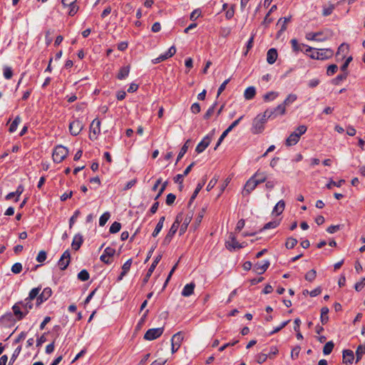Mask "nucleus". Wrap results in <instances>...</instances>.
Returning <instances> with one entry per match:
<instances>
[{"mask_svg":"<svg viewBox=\"0 0 365 365\" xmlns=\"http://www.w3.org/2000/svg\"><path fill=\"white\" fill-rule=\"evenodd\" d=\"M195 287V284L194 282H190V284H187L182 289L181 294L185 297H190V295H192L193 294Z\"/></svg>","mask_w":365,"mask_h":365,"instance_id":"393cba45","label":"nucleus"},{"mask_svg":"<svg viewBox=\"0 0 365 365\" xmlns=\"http://www.w3.org/2000/svg\"><path fill=\"white\" fill-rule=\"evenodd\" d=\"M205 181H206V180L205 179V180H203L202 183H198L197 184L195 191L193 192L192 196L190 197V199L189 202H188V207H190L191 204L193 202V201L195 200V199L197 196L199 192L201 190V189L204 186V185L205 183Z\"/></svg>","mask_w":365,"mask_h":365,"instance_id":"c85d7f7f","label":"nucleus"},{"mask_svg":"<svg viewBox=\"0 0 365 365\" xmlns=\"http://www.w3.org/2000/svg\"><path fill=\"white\" fill-rule=\"evenodd\" d=\"M191 218H192V216H188L185 219L184 222L181 225V227L180 230V235H182L185 232V230L187 229V227L188 224L190 223Z\"/></svg>","mask_w":365,"mask_h":365,"instance_id":"13d9d810","label":"nucleus"},{"mask_svg":"<svg viewBox=\"0 0 365 365\" xmlns=\"http://www.w3.org/2000/svg\"><path fill=\"white\" fill-rule=\"evenodd\" d=\"M175 199H176L175 195H174L173 193H169L166 197L165 202L168 205H171L173 204Z\"/></svg>","mask_w":365,"mask_h":365,"instance_id":"338daca9","label":"nucleus"},{"mask_svg":"<svg viewBox=\"0 0 365 365\" xmlns=\"http://www.w3.org/2000/svg\"><path fill=\"white\" fill-rule=\"evenodd\" d=\"M348 76V72H343V73L339 74L336 78L332 80V83L334 85H339L340 82L345 80Z\"/></svg>","mask_w":365,"mask_h":365,"instance_id":"ea45409f","label":"nucleus"},{"mask_svg":"<svg viewBox=\"0 0 365 365\" xmlns=\"http://www.w3.org/2000/svg\"><path fill=\"white\" fill-rule=\"evenodd\" d=\"M189 143H190V140H187L185 144L182 145V147L181 148L178 155V157H177V160H176V163L184 156V155L187 153V149H188V147H189Z\"/></svg>","mask_w":365,"mask_h":365,"instance_id":"c9c22d12","label":"nucleus"},{"mask_svg":"<svg viewBox=\"0 0 365 365\" xmlns=\"http://www.w3.org/2000/svg\"><path fill=\"white\" fill-rule=\"evenodd\" d=\"M279 96V93L276 91H270L263 96L264 101H272Z\"/></svg>","mask_w":365,"mask_h":365,"instance_id":"e433bc0d","label":"nucleus"},{"mask_svg":"<svg viewBox=\"0 0 365 365\" xmlns=\"http://www.w3.org/2000/svg\"><path fill=\"white\" fill-rule=\"evenodd\" d=\"M291 20V16L280 18L278 20L277 25H280L281 28L277 34V37L279 38L281 34L287 29V24Z\"/></svg>","mask_w":365,"mask_h":365,"instance_id":"6ab92c4d","label":"nucleus"},{"mask_svg":"<svg viewBox=\"0 0 365 365\" xmlns=\"http://www.w3.org/2000/svg\"><path fill=\"white\" fill-rule=\"evenodd\" d=\"M334 55L333 50L330 48L315 49L309 54V57L317 60H327L331 58Z\"/></svg>","mask_w":365,"mask_h":365,"instance_id":"f03ea898","label":"nucleus"},{"mask_svg":"<svg viewBox=\"0 0 365 365\" xmlns=\"http://www.w3.org/2000/svg\"><path fill=\"white\" fill-rule=\"evenodd\" d=\"M52 294V289L50 287H46L37 297L36 306H40L42 303L48 300Z\"/></svg>","mask_w":365,"mask_h":365,"instance_id":"f8f14e48","label":"nucleus"},{"mask_svg":"<svg viewBox=\"0 0 365 365\" xmlns=\"http://www.w3.org/2000/svg\"><path fill=\"white\" fill-rule=\"evenodd\" d=\"M345 183L344 180H340L338 182L334 181L332 179L330 180L329 183L326 185L327 189H331L332 186L341 187L343 184Z\"/></svg>","mask_w":365,"mask_h":365,"instance_id":"c03bdc74","label":"nucleus"},{"mask_svg":"<svg viewBox=\"0 0 365 365\" xmlns=\"http://www.w3.org/2000/svg\"><path fill=\"white\" fill-rule=\"evenodd\" d=\"M46 259V252L41 250L38 252L36 257V261L38 262H43Z\"/></svg>","mask_w":365,"mask_h":365,"instance_id":"69168bd1","label":"nucleus"},{"mask_svg":"<svg viewBox=\"0 0 365 365\" xmlns=\"http://www.w3.org/2000/svg\"><path fill=\"white\" fill-rule=\"evenodd\" d=\"M89 277V273L86 269H83L78 274V279L82 282L88 280Z\"/></svg>","mask_w":365,"mask_h":365,"instance_id":"a18cd8bd","label":"nucleus"},{"mask_svg":"<svg viewBox=\"0 0 365 365\" xmlns=\"http://www.w3.org/2000/svg\"><path fill=\"white\" fill-rule=\"evenodd\" d=\"M206 211V207H203L201 211L198 213L197 217L195 218L196 225H199L204 217L205 212Z\"/></svg>","mask_w":365,"mask_h":365,"instance_id":"052dcab7","label":"nucleus"},{"mask_svg":"<svg viewBox=\"0 0 365 365\" xmlns=\"http://www.w3.org/2000/svg\"><path fill=\"white\" fill-rule=\"evenodd\" d=\"M338 69V66L336 64H331L328 66L327 70V74L328 76L334 75Z\"/></svg>","mask_w":365,"mask_h":365,"instance_id":"680f3d73","label":"nucleus"},{"mask_svg":"<svg viewBox=\"0 0 365 365\" xmlns=\"http://www.w3.org/2000/svg\"><path fill=\"white\" fill-rule=\"evenodd\" d=\"M297 244V240L294 237H289L285 243V247L287 249H292Z\"/></svg>","mask_w":365,"mask_h":365,"instance_id":"8fccbe9b","label":"nucleus"},{"mask_svg":"<svg viewBox=\"0 0 365 365\" xmlns=\"http://www.w3.org/2000/svg\"><path fill=\"white\" fill-rule=\"evenodd\" d=\"M269 264V260L258 262L254 265V271L258 274H262L268 269Z\"/></svg>","mask_w":365,"mask_h":365,"instance_id":"f3484780","label":"nucleus"},{"mask_svg":"<svg viewBox=\"0 0 365 365\" xmlns=\"http://www.w3.org/2000/svg\"><path fill=\"white\" fill-rule=\"evenodd\" d=\"M129 73H130V66H123L120 69V71L117 75V78L119 80H123L128 76Z\"/></svg>","mask_w":365,"mask_h":365,"instance_id":"7c9ffc66","label":"nucleus"},{"mask_svg":"<svg viewBox=\"0 0 365 365\" xmlns=\"http://www.w3.org/2000/svg\"><path fill=\"white\" fill-rule=\"evenodd\" d=\"M110 217V214L109 212H104L101 217H100V219H99V225L103 227L104 226L106 222H108V220H109Z\"/></svg>","mask_w":365,"mask_h":365,"instance_id":"37998d69","label":"nucleus"},{"mask_svg":"<svg viewBox=\"0 0 365 365\" xmlns=\"http://www.w3.org/2000/svg\"><path fill=\"white\" fill-rule=\"evenodd\" d=\"M355 359L354 351L350 349L343 351V362L345 364H352Z\"/></svg>","mask_w":365,"mask_h":365,"instance_id":"412c9836","label":"nucleus"},{"mask_svg":"<svg viewBox=\"0 0 365 365\" xmlns=\"http://www.w3.org/2000/svg\"><path fill=\"white\" fill-rule=\"evenodd\" d=\"M334 344L332 341H328L325 344L323 348V353L325 355L329 354L333 349H334Z\"/></svg>","mask_w":365,"mask_h":365,"instance_id":"79ce46f5","label":"nucleus"},{"mask_svg":"<svg viewBox=\"0 0 365 365\" xmlns=\"http://www.w3.org/2000/svg\"><path fill=\"white\" fill-rule=\"evenodd\" d=\"M83 242V238L82 235L80 233L75 235L71 244L72 248L76 251L78 250L81 246L82 245Z\"/></svg>","mask_w":365,"mask_h":365,"instance_id":"aec40b11","label":"nucleus"},{"mask_svg":"<svg viewBox=\"0 0 365 365\" xmlns=\"http://www.w3.org/2000/svg\"><path fill=\"white\" fill-rule=\"evenodd\" d=\"M291 44H292L293 51H294L296 52L302 51L301 48V46H305L304 44H301V45L299 44L297 40L295 38L291 40Z\"/></svg>","mask_w":365,"mask_h":365,"instance_id":"603ef678","label":"nucleus"},{"mask_svg":"<svg viewBox=\"0 0 365 365\" xmlns=\"http://www.w3.org/2000/svg\"><path fill=\"white\" fill-rule=\"evenodd\" d=\"M307 130V128L306 125H301L298 126L294 132H297V134L300 138L303 134H304L306 133Z\"/></svg>","mask_w":365,"mask_h":365,"instance_id":"bf43d9fd","label":"nucleus"},{"mask_svg":"<svg viewBox=\"0 0 365 365\" xmlns=\"http://www.w3.org/2000/svg\"><path fill=\"white\" fill-rule=\"evenodd\" d=\"M21 351V346H18L15 349V350H14V353H13V354H12V356L11 357V359H10L9 365H11V364H13L15 361L16 359L17 358V356L20 354Z\"/></svg>","mask_w":365,"mask_h":365,"instance_id":"864d4df0","label":"nucleus"},{"mask_svg":"<svg viewBox=\"0 0 365 365\" xmlns=\"http://www.w3.org/2000/svg\"><path fill=\"white\" fill-rule=\"evenodd\" d=\"M69 131L70 133L73 135H78L83 128L82 122L78 119H75L69 123Z\"/></svg>","mask_w":365,"mask_h":365,"instance_id":"0eeeda50","label":"nucleus"},{"mask_svg":"<svg viewBox=\"0 0 365 365\" xmlns=\"http://www.w3.org/2000/svg\"><path fill=\"white\" fill-rule=\"evenodd\" d=\"M256 95V89L254 86L247 88L244 92V97L246 100H252Z\"/></svg>","mask_w":365,"mask_h":365,"instance_id":"c756f323","label":"nucleus"},{"mask_svg":"<svg viewBox=\"0 0 365 365\" xmlns=\"http://www.w3.org/2000/svg\"><path fill=\"white\" fill-rule=\"evenodd\" d=\"M4 76L6 79L9 80L13 76V71L11 67L5 66L3 68Z\"/></svg>","mask_w":365,"mask_h":365,"instance_id":"09e8293b","label":"nucleus"},{"mask_svg":"<svg viewBox=\"0 0 365 365\" xmlns=\"http://www.w3.org/2000/svg\"><path fill=\"white\" fill-rule=\"evenodd\" d=\"M181 220H180V216H177L175 220L173 223L171 227L170 228L168 232L167 233L169 236H171L173 237V236L175 235L180 224Z\"/></svg>","mask_w":365,"mask_h":365,"instance_id":"a878e982","label":"nucleus"},{"mask_svg":"<svg viewBox=\"0 0 365 365\" xmlns=\"http://www.w3.org/2000/svg\"><path fill=\"white\" fill-rule=\"evenodd\" d=\"M297 99V96L296 94L290 93L287 96L285 100L283 101V104L284 106H289L292 103H293Z\"/></svg>","mask_w":365,"mask_h":365,"instance_id":"4c0bfd02","label":"nucleus"},{"mask_svg":"<svg viewBox=\"0 0 365 365\" xmlns=\"http://www.w3.org/2000/svg\"><path fill=\"white\" fill-rule=\"evenodd\" d=\"M12 310L14 315L18 321L23 319L29 312V309H23V308H20L19 305L14 304L12 307Z\"/></svg>","mask_w":365,"mask_h":365,"instance_id":"2eb2a0df","label":"nucleus"},{"mask_svg":"<svg viewBox=\"0 0 365 365\" xmlns=\"http://www.w3.org/2000/svg\"><path fill=\"white\" fill-rule=\"evenodd\" d=\"M71 262V254L68 250H66L58 262V265L61 270H65Z\"/></svg>","mask_w":365,"mask_h":365,"instance_id":"9d476101","label":"nucleus"},{"mask_svg":"<svg viewBox=\"0 0 365 365\" xmlns=\"http://www.w3.org/2000/svg\"><path fill=\"white\" fill-rule=\"evenodd\" d=\"M265 112H269L270 118H274L278 115H284L286 113V107L283 103H281L272 109H267Z\"/></svg>","mask_w":365,"mask_h":365,"instance_id":"ddd939ff","label":"nucleus"},{"mask_svg":"<svg viewBox=\"0 0 365 365\" xmlns=\"http://www.w3.org/2000/svg\"><path fill=\"white\" fill-rule=\"evenodd\" d=\"M20 122H21V118L19 115H17L15 118V119L14 120V121L11 123V124L10 125L9 131L10 133L15 132L16 130L17 127H18L19 124L20 123Z\"/></svg>","mask_w":365,"mask_h":365,"instance_id":"58836bf2","label":"nucleus"},{"mask_svg":"<svg viewBox=\"0 0 365 365\" xmlns=\"http://www.w3.org/2000/svg\"><path fill=\"white\" fill-rule=\"evenodd\" d=\"M68 8L69 9L68 14L71 16H74L78 11V6L76 3L72 6H68Z\"/></svg>","mask_w":365,"mask_h":365,"instance_id":"e2e57ef3","label":"nucleus"},{"mask_svg":"<svg viewBox=\"0 0 365 365\" xmlns=\"http://www.w3.org/2000/svg\"><path fill=\"white\" fill-rule=\"evenodd\" d=\"M317 277V272L315 269H311L305 274V279L308 282H313Z\"/></svg>","mask_w":365,"mask_h":365,"instance_id":"de8ad7c7","label":"nucleus"},{"mask_svg":"<svg viewBox=\"0 0 365 365\" xmlns=\"http://www.w3.org/2000/svg\"><path fill=\"white\" fill-rule=\"evenodd\" d=\"M81 214V212L80 210H76L73 215L71 216V217L70 218L69 220V227L70 228H72L73 224L75 223V221L76 220V219L78 217V216L80 215Z\"/></svg>","mask_w":365,"mask_h":365,"instance_id":"6e6d98bb","label":"nucleus"},{"mask_svg":"<svg viewBox=\"0 0 365 365\" xmlns=\"http://www.w3.org/2000/svg\"><path fill=\"white\" fill-rule=\"evenodd\" d=\"M279 225V222L278 220H274V221L269 222L266 223L264 225V227L259 230V232H262L263 230H268V229L275 228Z\"/></svg>","mask_w":365,"mask_h":365,"instance_id":"a19ab883","label":"nucleus"},{"mask_svg":"<svg viewBox=\"0 0 365 365\" xmlns=\"http://www.w3.org/2000/svg\"><path fill=\"white\" fill-rule=\"evenodd\" d=\"M168 58L167 55L165 53H163V54L160 55L158 58L153 59L152 60V63L153 64H157V63H160V62H162L163 61H165Z\"/></svg>","mask_w":365,"mask_h":365,"instance_id":"0e129e2a","label":"nucleus"},{"mask_svg":"<svg viewBox=\"0 0 365 365\" xmlns=\"http://www.w3.org/2000/svg\"><path fill=\"white\" fill-rule=\"evenodd\" d=\"M278 54L277 49L272 48L268 50L267 53V61L269 64H273L277 61Z\"/></svg>","mask_w":365,"mask_h":365,"instance_id":"4be33fe9","label":"nucleus"},{"mask_svg":"<svg viewBox=\"0 0 365 365\" xmlns=\"http://www.w3.org/2000/svg\"><path fill=\"white\" fill-rule=\"evenodd\" d=\"M258 185L252 176L246 182L242 192L243 196L249 195Z\"/></svg>","mask_w":365,"mask_h":365,"instance_id":"1a4fd4ad","label":"nucleus"},{"mask_svg":"<svg viewBox=\"0 0 365 365\" xmlns=\"http://www.w3.org/2000/svg\"><path fill=\"white\" fill-rule=\"evenodd\" d=\"M68 149L63 145H57L52 155L53 160L56 163L62 162L68 155Z\"/></svg>","mask_w":365,"mask_h":365,"instance_id":"7ed1b4c3","label":"nucleus"},{"mask_svg":"<svg viewBox=\"0 0 365 365\" xmlns=\"http://www.w3.org/2000/svg\"><path fill=\"white\" fill-rule=\"evenodd\" d=\"M299 139L300 138L297 134V132H293L287 138L285 145L288 147L294 145L299 142Z\"/></svg>","mask_w":365,"mask_h":365,"instance_id":"5701e85b","label":"nucleus"},{"mask_svg":"<svg viewBox=\"0 0 365 365\" xmlns=\"http://www.w3.org/2000/svg\"><path fill=\"white\" fill-rule=\"evenodd\" d=\"M211 142V136L210 135H207L203 138V139L197 144L195 151L197 153H202L210 145Z\"/></svg>","mask_w":365,"mask_h":365,"instance_id":"dca6fc26","label":"nucleus"},{"mask_svg":"<svg viewBox=\"0 0 365 365\" xmlns=\"http://www.w3.org/2000/svg\"><path fill=\"white\" fill-rule=\"evenodd\" d=\"M365 354V344H360L358 346L356 350V361L355 363L357 364L360 359H361L362 356Z\"/></svg>","mask_w":365,"mask_h":365,"instance_id":"72a5a7b5","label":"nucleus"},{"mask_svg":"<svg viewBox=\"0 0 365 365\" xmlns=\"http://www.w3.org/2000/svg\"><path fill=\"white\" fill-rule=\"evenodd\" d=\"M132 264V259H128L122 266V272L118 277V281L123 279V277L129 272Z\"/></svg>","mask_w":365,"mask_h":365,"instance_id":"b1692460","label":"nucleus"},{"mask_svg":"<svg viewBox=\"0 0 365 365\" xmlns=\"http://www.w3.org/2000/svg\"><path fill=\"white\" fill-rule=\"evenodd\" d=\"M161 259H162V255L161 254L158 255L155 258V259L153 260L152 264L149 267L147 274H145V276L144 277V278L143 279V285L145 284L148 282L150 276L152 275L153 271L155 270L156 266L158 265V264L159 263V262L160 261Z\"/></svg>","mask_w":365,"mask_h":365,"instance_id":"9b49d317","label":"nucleus"},{"mask_svg":"<svg viewBox=\"0 0 365 365\" xmlns=\"http://www.w3.org/2000/svg\"><path fill=\"white\" fill-rule=\"evenodd\" d=\"M101 133V120L95 118L91 123L89 138L91 140L97 139L98 135Z\"/></svg>","mask_w":365,"mask_h":365,"instance_id":"20e7f679","label":"nucleus"},{"mask_svg":"<svg viewBox=\"0 0 365 365\" xmlns=\"http://www.w3.org/2000/svg\"><path fill=\"white\" fill-rule=\"evenodd\" d=\"M268 118H270L269 112H264L263 113L258 114L252 121V133L253 134H259L263 132L264 129V124Z\"/></svg>","mask_w":365,"mask_h":365,"instance_id":"f257e3e1","label":"nucleus"},{"mask_svg":"<svg viewBox=\"0 0 365 365\" xmlns=\"http://www.w3.org/2000/svg\"><path fill=\"white\" fill-rule=\"evenodd\" d=\"M121 224L118 222H114L110 227L109 232L111 234H115L120 230Z\"/></svg>","mask_w":365,"mask_h":365,"instance_id":"49530a36","label":"nucleus"},{"mask_svg":"<svg viewBox=\"0 0 365 365\" xmlns=\"http://www.w3.org/2000/svg\"><path fill=\"white\" fill-rule=\"evenodd\" d=\"M329 309L327 307H324L321 309V317L320 320L322 324H326L329 321Z\"/></svg>","mask_w":365,"mask_h":365,"instance_id":"473e14b6","label":"nucleus"},{"mask_svg":"<svg viewBox=\"0 0 365 365\" xmlns=\"http://www.w3.org/2000/svg\"><path fill=\"white\" fill-rule=\"evenodd\" d=\"M115 253V250L110 247H108L105 249L103 254L100 257L101 261L105 264H109L111 263L110 257H113Z\"/></svg>","mask_w":365,"mask_h":365,"instance_id":"4468645a","label":"nucleus"},{"mask_svg":"<svg viewBox=\"0 0 365 365\" xmlns=\"http://www.w3.org/2000/svg\"><path fill=\"white\" fill-rule=\"evenodd\" d=\"M182 340L183 336L180 331L176 333L173 336L171 339L172 353H175L179 349Z\"/></svg>","mask_w":365,"mask_h":365,"instance_id":"6e6552de","label":"nucleus"},{"mask_svg":"<svg viewBox=\"0 0 365 365\" xmlns=\"http://www.w3.org/2000/svg\"><path fill=\"white\" fill-rule=\"evenodd\" d=\"M163 331L164 329L163 327L150 329L145 332L144 339L147 341L156 339L163 334Z\"/></svg>","mask_w":365,"mask_h":365,"instance_id":"423d86ee","label":"nucleus"},{"mask_svg":"<svg viewBox=\"0 0 365 365\" xmlns=\"http://www.w3.org/2000/svg\"><path fill=\"white\" fill-rule=\"evenodd\" d=\"M217 102H215L206 111V113L204 115V119H209L210 116L213 114L215 108L217 106Z\"/></svg>","mask_w":365,"mask_h":365,"instance_id":"3c124183","label":"nucleus"},{"mask_svg":"<svg viewBox=\"0 0 365 365\" xmlns=\"http://www.w3.org/2000/svg\"><path fill=\"white\" fill-rule=\"evenodd\" d=\"M14 305H19L20 308H23V309H29V311L34 307L32 300H29L28 298H26L24 301L16 302Z\"/></svg>","mask_w":365,"mask_h":365,"instance_id":"bb28decb","label":"nucleus"},{"mask_svg":"<svg viewBox=\"0 0 365 365\" xmlns=\"http://www.w3.org/2000/svg\"><path fill=\"white\" fill-rule=\"evenodd\" d=\"M22 271V264L20 262H16L11 267V272L14 274H19Z\"/></svg>","mask_w":365,"mask_h":365,"instance_id":"4d7b16f0","label":"nucleus"},{"mask_svg":"<svg viewBox=\"0 0 365 365\" xmlns=\"http://www.w3.org/2000/svg\"><path fill=\"white\" fill-rule=\"evenodd\" d=\"M365 286V278H362L360 282L356 283L354 288L357 292H359Z\"/></svg>","mask_w":365,"mask_h":365,"instance_id":"774afa93","label":"nucleus"},{"mask_svg":"<svg viewBox=\"0 0 365 365\" xmlns=\"http://www.w3.org/2000/svg\"><path fill=\"white\" fill-rule=\"evenodd\" d=\"M306 38L309 41H324L327 37L322 32H309L306 34Z\"/></svg>","mask_w":365,"mask_h":365,"instance_id":"a211bd4d","label":"nucleus"},{"mask_svg":"<svg viewBox=\"0 0 365 365\" xmlns=\"http://www.w3.org/2000/svg\"><path fill=\"white\" fill-rule=\"evenodd\" d=\"M268 357L267 354L262 353L256 356L255 361L258 364H262L266 361V359Z\"/></svg>","mask_w":365,"mask_h":365,"instance_id":"5fc2aeb1","label":"nucleus"},{"mask_svg":"<svg viewBox=\"0 0 365 365\" xmlns=\"http://www.w3.org/2000/svg\"><path fill=\"white\" fill-rule=\"evenodd\" d=\"M225 247L226 248L230 250V252L235 251L236 250L241 249L245 247L243 243H239L235 236L231 233L229 236V240L226 241L225 242Z\"/></svg>","mask_w":365,"mask_h":365,"instance_id":"39448f33","label":"nucleus"},{"mask_svg":"<svg viewBox=\"0 0 365 365\" xmlns=\"http://www.w3.org/2000/svg\"><path fill=\"white\" fill-rule=\"evenodd\" d=\"M252 178L257 182V184H261L262 182H266L267 180V175L264 172H261L257 170L253 175Z\"/></svg>","mask_w":365,"mask_h":365,"instance_id":"cd10ccee","label":"nucleus"},{"mask_svg":"<svg viewBox=\"0 0 365 365\" xmlns=\"http://www.w3.org/2000/svg\"><path fill=\"white\" fill-rule=\"evenodd\" d=\"M285 202L284 200H279L277 205L274 207L272 213H275L277 215H280L284 210Z\"/></svg>","mask_w":365,"mask_h":365,"instance_id":"2f4dec72","label":"nucleus"},{"mask_svg":"<svg viewBox=\"0 0 365 365\" xmlns=\"http://www.w3.org/2000/svg\"><path fill=\"white\" fill-rule=\"evenodd\" d=\"M41 290V286H38L37 287L33 288L29 293V296L26 297L29 300H34V299H37L39 295V292Z\"/></svg>","mask_w":365,"mask_h":365,"instance_id":"f704fd0d","label":"nucleus"}]
</instances>
